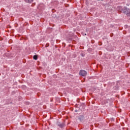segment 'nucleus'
I'll use <instances>...</instances> for the list:
<instances>
[{
  "label": "nucleus",
  "mask_w": 130,
  "mask_h": 130,
  "mask_svg": "<svg viewBox=\"0 0 130 130\" xmlns=\"http://www.w3.org/2000/svg\"><path fill=\"white\" fill-rule=\"evenodd\" d=\"M79 75L82 77H86L87 76V72L85 70H80Z\"/></svg>",
  "instance_id": "obj_1"
},
{
  "label": "nucleus",
  "mask_w": 130,
  "mask_h": 130,
  "mask_svg": "<svg viewBox=\"0 0 130 130\" xmlns=\"http://www.w3.org/2000/svg\"><path fill=\"white\" fill-rule=\"evenodd\" d=\"M34 59H35V60H37V59L38 58V57L37 55H35L33 57Z\"/></svg>",
  "instance_id": "obj_2"
},
{
  "label": "nucleus",
  "mask_w": 130,
  "mask_h": 130,
  "mask_svg": "<svg viewBox=\"0 0 130 130\" xmlns=\"http://www.w3.org/2000/svg\"><path fill=\"white\" fill-rule=\"evenodd\" d=\"M58 125L60 126V127H63V126H64V124L62 123V124H58Z\"/></svg>",
  "instance_id": "obj_3"
},
{
  "label": "nucleus",
  "mask_w": 130,
  "mask_h": 130,
  "mask_svg": "<svg viewBox=\"0 0 130 130\" xmlns=\"http://www.w3.org/2000/svg\"><path fill=\"white\" fill-rule=\"evenodd\" d=\"M34 0H28V3L30 4L32 3Z\"/></svg>",
  "instance_id": "obj_4"
},
{
  "label": "nucleus",
  "mask_w": 130,
  "mask_h": 130,
  "mask_svg": "<svg viewBox=\"0 0 130 130\" xmlns=\"http://www.w3.org/2000/svg\"><path fill=\"white\" fill-rule=\"evenodd\" d=\"M85 35H87V34H85Z\"/></svg>",
  "instance_id": "obj_5"
}]
</instances>
